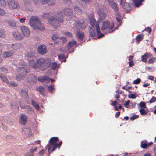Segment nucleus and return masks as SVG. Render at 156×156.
Returning a JSON list of instances; mask_svg holds the SVG:
<instances>
[{"instance_id":"nucleus-39","label":"nucleus","mask_w":156,"mask_h":156,"mask_svg":"<svg viewBox=\"0 0 156 156\" xmlns=\"http://www.w3.org/2000/svg\"><path fill=\"white\" fill-rule=\"evenodd\" d=\"M6 5V2L5 0H0V7H4Z\"/></svg>"},{"instance_id":"nucleus-54","label":"nucleus","mask_w":156,"mask_h":156,"mask_svg":"<svg viewBox=\"0 0 156 156\" xmlns=\"http://www.w3.org/2000/svg\"><path fill=\"white\" fill-rule=\"evenodd\" d=\"M26 156H34V154H33L32 153H31V152L30 151L29 152H27L25 154Z\"/></svg>"},{"instance_id":"nucleus-12","label":"nucleus","mask_w":156,"mask_h":156,"mask_svg":"<svg viewBox=\"0 0 156 156\" xmlns=\"http://www.w3.org/2000/svg\"><path fill=\"white\" fill-rule=\"evenodd\" d=\"M120 5L122 6L126 10H128L130 8V5L125 0H118Z\"/></svg>"},{"instance_id":"nucleus-10","label":"nucleus","mask_w":156,"mask_h":156,"mask_svg":"<svg viewBox=\"0 0 156 156\" xmlns=\"http://www.w3.org/2000/svg\"><path fill=\"white\" fill-rule=\"evenodd\" d=\"M105 8L104 6H103L100 8L97 11L102 20H104L106 16V14L105 12Z\"/></svg>"},{"instance_id":"nucleus-48","label":"nucleus","mask_w":156,"mask_h":156,"mask_svg":"<svg viewBox=\"0 0 156 156\" xmlns=\"http://www.w3.org/2000/svg\"><path fill=\"white\" fill-rule=\"evenodd\" d=\"M5 14V11L2 9L0 8V17L4 15Z\"/></svg>"},{"instance_id":"nucleus-64","label":"nucleus","mask_w":156,"mask_h":156,"mask_svg":"<svg viewBox=\"0 0 156 156\" xmlns=\"http://www.w3.org/2000/svg\"><path fill=\"white\" fill-rule=\"evenodd\" d=\"M145 30L148 32L149 33H150L151 32V29L149 27H147V28H146L145 29Z\"/></svg>"},{"instance_id":"nucleus-58","label":"nucleus","mask_w":156,"mask_h":156,"mask_svg":"<svg viewBox=\"0 0 156 156\" xmlns=\"http://www.w3.org/2000/svg\"><path fill=\"white\" fill-rule=\"evenodd\" d=\"M58 38V37L57 35H53L52 38V40H55Z\"/></svg>"},{"instance_id":"nucleus-50","label":"nucleus","mask_w":156,"mask_h":156,"mask_svg":"<svg viewBox=\"0 0 156 156\" xmlns=\"http://www.w3.org/2000/svg\"><path fill=\"white\" fill-rule=\"evenodd\" d=\"M156 101V97H153L149 101V102L150 103H151L152 102H154Z\"/></svg>"},{"instance_id":"nucleus-8","label":"nucleus","mask_w":156,"mask_h":156,"mask_svg":"<svg viewBox=\"0 0 156 156\" xmlns=\"http://www.w3.org/2000/svg\"><path fill=\"white\" fill-rule=\"evenodd\" d=\"M114 25L113 22L110 23L108 21L103 22V25L101 28L102 30L112 29L114 27Z\"/></svg>"},{"instance_id":"nucleus-44","label":"nucleus","mask_w":156,"mask_h":156,"mask_svg":"<svg viewBox=\"0 0 156 156\" xmlns=\"http://www.w3.org/2000/svg\"><path fill=\"white\" fill-rule=\"evenodd\" d=\"M140 81V78H137L136 80H135L133 81V83L135 84H139Z\"/></svg>"},{"instance_id":"nucleus-47","label":"nucleus","mask_w":156,"mask_h":156,"mask_svg":"<svg viewBox=\"0 0 156 156\" xmlns=\"http://www.w3.org/2000/svg\"><path fill=\"white\" fill-rule=\"evenodd\" d=\"M64 34L65 35L69 37H72V34L70 32H65L64 33Z\"/></svg>"},{"instance_id":"nucleus-36","label":"nucleus","mask_w":156,"mask_h":156,"mask_svg":"<svg viewBox=\"0 0 156 156\" xmlns=\"http://www.w3.org/2000/svg\"><path fill=\"white\" fill-rule=\"evenodd\" d=\"M35 54L34 51H32L29 52L27 54V56L28 57H32L35 56Z\"/></svg>"},{"instance_id":"nucleus-15","label":"nucleus","mask_w":156,"mask_h":156,"mask_svg":"<svg viewBox=\"0 0 156 156\" xmlns=\"http://www.w3.org/2000/svg\"><path fill=\"white\" fill-rule=\"evenodd\" d=\"M21 29L24 36L28 37L30 34V31L28 28L25 26L21 27Z\"/></svg>"},{"instance_id":"nucleus-17","label":"nucleus","mask_w":156,"mask_h":156,"mask_svg":"<svg viewBox=\"0 0 156 156\" xmlns=\"http://www.w3.org/2000/svg\"><path fill=\"white\" fill-rule=\"evenodd\" d=\"M38 51L41 54H44L47 52L46 47L44 45H41L38 48Z\"/></svg>"},{"instance_id":"nucleus-3","label":"nucleus","mask_w":156,"mask_h":156,"mask_svg":"<svg viewBox=\"0 0 156 156\" xmlns=\"http://www.w3.org/2000/svg\"><path fill=\"white\" fill-rule=\"evenodd\" d=\"M59 140L58 137H52L50 139L49 143V144H48L46 147V148H48V152L49 154L52 152L57 148L59 149L62 143L61 141L58 143L57 141Z\"/></svg>"},{"instance_id":"nucleus-52","label":"nucleus","mask_w":156,"mask_h":156,"mask_svg":"<svg viewBox=\"0 0 156 156\" xmlns=\"http://www.w3.org/2000/svg\"><path fill=\"white\" fill-rule=\"evenodd\" d=\"M51 0H40V2L43 4H45L48 3Z\"/></svg>"},{"instance_id":"nucleus-30","label":"nucleus","mask_w":156,"mask_h":156,"mask_svg":"<svg viewBox=\"0 0 156 156\" xmlns=\"http://www.w3.org/2000/svg\"><path fill=\"white\" fill-rule=\"evenodd\" d=\"M12 55V53L9 51H6L3 53V56L4 58H6L11 56Z\"/></svg>"},{"instance_id":"nucleus-14","label":"nucleus","mask_w":156,"mask_h":156,"mask_svg":"<svg viewBox=\"0 0 156 156\" xmlns=\"http://www.w3.org/2000/svg\"><path fill=\"white\" fill-rule=\"evenodd\" d=\"M27 117L26 115L24 114H21L19 119L20 123L22 125H25L27 122Z\"/></svg>"},{"instance_id":"nucleus-19","label":"nucleus","mask_w":156,"mask_h":156,"mask_svg":"<svg viewBox=\"0 0 156 156\" xmlns=\"http://www.w3.org/2000/svg\"><path fill=\"white\" fill-rule=\"evenodd\" d=\"M75 34L80 40H82L83 39L84 33L82 31L78 30L76 33H75Z\"/></svg>"},{"instance_id":"nucleus-51","label":"nucleus","mask_w":156,"mask_h":156,"mask_svg":"<svg viewBox=\"0 0 156 156\" xmlns=\"http://www.w3.org/2000/svg\"><path fill=\"white\" fill-rule=\"evenodd\" d=\"M148 147L147 143H144L141 144V147L144 149L147 148Z\"/></svg>"},{"instance_id":"nucleus-61","label":"nucleus","mask_w":156,"mask_h":156,"mask_svg":"<svg viewBox=\"0 0 156 156\" xmlns=\"http://www.w3.org/2000/svg\"><path fill=\"white\" fill-rule=\"evenodd\" d=\"M64 2L66 3H67L68 4H70L71 3L70 0H64Z\"/></svg>"},{"instance_id":"nucleus-37","label":"nucleus","mask_w":156,"mask_h":156,"mask_svg":"<svg viewBox=\"0 0 156 156\" xmlns=\"http://www.w3.org/2000/svg\"><path fill=\"white\" fill-rule=\"evenodd\" d=\"M5 36V33L2 29H0V37L4 38Z\"/></svg>"},{"instance_id":"nucleus-25","label":"nucleus","mask_w":156,"mask_h":156,"mask_svg":"<svg viewBox=\"0 0 156 156\" xmlns=\"http://www.w3.org/2000/svg\"><path fill=\"white\" fill-rule=\"evenodd\" d=\"M21 95L22 97H25L26 98H28V97L27 91L23 89L21 90Z\"/></svg>"},{"instance_id":"nucleus-18","label":"nucleus","mask_w":156,"mask_h":156,"mask_svg":"<svg viewBox=\"0 0 156 156\" xmlns=\"http://www.w3.org/2000/svg\"><path fill=\"white\" fill-rule=\"evenodd\" d=\"M152 55L150 53L146 52L144 53L141 57V60L144 62H146L147 61V58L151 57Z\"/></svg>"},{"instance_id":"nucleus-20","label":"nucleus","mask_w":156,"mask_h":156,"mask_svg":"<svg viewBox=\"0 0 156 156\" xmlns=\"http://www.w3.org/2000/svg\"><path fill=\"white\" fill-rule=\"evenodd\" d=\"M49 77L47 76H44L38 77V81L41 82L48 83Z\"/></svg>"},{"instance_id":"nucleus-49","label":"nucleus","mask_w":156,"mask_h":156,"mask_svg":"<svg viewBox=\"0 0 156 156\" xmlns=\"http://www.w3.org/2000/svg\"><path fill=\"white\" fill-rule=\"evenodd\" d=\"M139 117V116L138 115H134L132 116L130 118V119L131 120H134L136 119L137 118H138Z\"/></svg>"},{"instance_id":"nucleus-46","label":"nucleus","mask_w":156,"mask_h":156,"mask_svg":"<svg viewBox=\"0 0 156 156\" xmlns=\"http://www.w3.org/2000/svg\"><path fill=\"white\" fill-rule=\"evenodd\" d=\"M48 89L49 91L53 92V90L54 89L53 86L52 85H50L48 87Z\"/></svg>"},{"instance_id":"nucleus-26","label":"nucleus","mask_w":156,"mask_h":156,"mask_svg":"<svg viewBox=\"0 0 156 156\" xmlns=\"http://www.w3.org/2000/svg\"><path fill=\"white\" fill-rule=\"evenodd\" d=\"M22 133H24L28 136H29V133L30 132V129L29 128H24L23 129Z\"/></svg>"},{"instance_id":"nucleus-42","label":"nucleus","mask_w":156,"mask_h":156,"mask_svg":"<svg viewBox=\"0 0 156 156\" xmlns=\"http://www.w3.org/2000/svg\"><path fill=\"white\" fill-rule=\"evenodd\" d=\"M143 38V35L140 34H138L136 37V39L139 41H141Z\"/></svg>"},{"instance_id":"nucleus-27","label":"nucleus","mask_w":156,"mask_h":156,"mask_svg":"<svg viewBox=\"0 0 156 156\" xmlns=\"http://www.w3.org/2000/svg\"><path fill=\"white\" fill-rule=\"evenodd\" d=\"M89 34L90 36L92 37H94L96 36V33L95 31L92 29L91 27H89Z\"/></svg>"},{"instance_id":"nucleus-9","label":"nucleus","mask_w":156,"mask_h":156,"mask_svg":"<svg viewBox=\"0 0 156 156\" xmlns=\"http://www.w3.org/2000/svg\"><path fill=\"white\" fill-rule=\"evenodd\" d=\"M8 5L9 7L12 9H18L20 7L18 3L14 0H9L8 2Z\"/></svg>"},{"instance_id":"nucleus-2","label":"nucleus","mask_w":156,"mask_h":156,"mask_svg":"<svg viewBox=\"0 0 156 156\" xmlns=\"http://www.w3.org/2000/svg\"><path fill=\"white\" fill-rule=\"evenodd\" d=\"M51 63V61L50 59L41 58L37 60L36 63L33 65V68H39L41 70H45L48 68Z\"/></svg>"},{"instance_id":"nucleus-56","label":"nucleus","mask_w":156,"mask_h":156,"mask_svg":"<svg viewBox=\"0 0 156 156\" xmlns=\"http://www.w3.org/2000/svg\"><path fill=\"white\" fill-rule=\"evenodd\" d=\"M129 67H130L133 66L134 65L133 60H131L129 62Z\"/></svg>"},{"instance_id":"nucleus-35","label":"nucleus","mask_w":156,"mask_h":156,"mask_svg":"<svg viewBox=\"0 0 156 156\" xmlns=\"http://www.w3.org/2000/svg\"><path fill=\"white\" fill-rule=\"evenodd\" d=\"M31 103L37 110H38L39 109V105L35 102L34 101L32 100V101Z\"/></svg>"},{"instance_id":"nucleus-32","label":"nucleus","mask_w":156,"mask_h":156,"mask_svg":"<svg viewBox=\"0 0 156 156\" xmlns=\"http://www.w3.org/2000/svg\"><path fill=\"white\" fill-rule=\"evenodd\" d=\"M5 75H0V78L2 80V81L5 82L7 84H9V82L8 81L7 78L5 76Z\"/></svg>"},{"instance_id":"nucleus-22","label":"nucleus","mask_w":156,"mask_h":156,"mask_svg":"<svg viewBox=\"0 0 156 156\" xmlns=\"http://www.w3.org/2000/svg\"><path fill=\"white\" fill-rule=\"evenodd\" d=\"M76 44V41L72 40L70 41L68 44L67 45V47L68 49H70L71 47L74 46Z\"/></svg>"},{"instance_id":"nucleus-53","label":"nucleus","mask_w":156,"mask_h":156,"mask_svg":"<svg viewBox=\"0 0 156 156\" xmlns=\"http://www.w3.org/2000/svg\"><path fill=\"white\" fill-rule=\"evenodd\" d=\"M45 152V151L44 149H42L40 151L39 153V154L40 156H43Z\"/></svg>"},{"instance_id":"nucleus-34","label":"nucleus","mask_w":156,"mask_h":156,"mask_svg":"<svg viewBox=\"0 0 156 156\" xmlns=\"http://www.w3.org/2000/svg\"><path fill=\"white\" fill-rule=\"evenodd\" d=\"M145 108H141L139 110V112H140L141 115H147L148 113V111H146L144 109Z\"/></svg>"},{"instance_id":"nucleus-24","label":"nucleus","mask_w":156,"mask_h":156,"mask_svg":"<svg viewBox=\"0 0 156 156\" xmlns=\"http://www.w3.org/2000/svg\"><path fill=\"white\" fill-rule=\"evenodd\" d=\"M28 78L29 79L28 81L29 82H34L35 80H36V77L33 75H30L28 76Z\"/></svg>"},{"instance_id":"nucleus-62","label":"nucleus","mask_w":156,"mask_h":156,"mask_svg":"<svg viewBox=\"0 0 156 156\" xmlns=\"http://www.w3.org/2000/svg\"><path fill=\"white\" fill-rule=\"evenodd\" d=\"M58 57L61 59H63L64 58V55L62 54H60L58 55Z\"/></svg>"},{"instance_id":"nucleus-1","label":"nucleus","mask_w":156,"mask_h":156,"mask_svg":"<svg viewBox=\"0 0 156 156\" xmlns=\"http://www.w3.org/2000/svg\"><path fill=\"white\" fill-rule=\"evenodd\" d=\"M50 15L45 13L43 16L48 20V23L54 29L58 28L60 26V23L63 22V16L62 12H57L55 14V16H51L49 18Z\"/></svg>"},{"instance_id":"nucleus-21","label":"nucleus","mask_w":156,"mask_h":156,"mask_svg":"<svg viewBox=\"0 0 156 156\" xmlns=\"http://www.w3.org/2000/svg\"><path fill=\"white\" fill-rule=\"evenodd\" d=\"M8 72V70L5 68L4 67L0 68V76L5 75Z\"/></svg>"},{"instance_id":"nucleus-31","label":"nucleus","mask_w":156,"mask_h":156,"mask_svg":"<svg viewBox=\"0 0 156 156\" xmlns=\"http://www.w3.org/2000/svg\"><path fill=\"white\" fill-rule=\"evenodd\" d=\"M58 67V66L56 62H54L52 63L51 68L52 70H55Z\"/></svg>"},{"instance_id":"nucleus-57","label":"nucleus","mask_w":156,"mask_h":156,"mask_svg":"<svg viewBox=\"0 0 156 156\" xmlns=\"http://www.w3.org/2000/svg\"><path fill=\"white\" fill-rule=\"evenodd\" d=\"M129 98L132 99H135L136 98V96L134 94H131L130 95Z\"/></svg>"},{"instance_id":"nucleus-29","label":"nucleus","mask_w":156,"mask_h":156,"mask_svg":"<svg viewBox=\"0 0 156 156\" xmlns=\"http://www.w3.org/2000/svg\"><path fill=\"white\" fill-rule=\"evenodd\" d=\"M8 24L11 27H15L16 25V22L12 20H10L8 21Z\"/></svg>"},{"instance_id":"nucleus-6","label":"nucleus","mask_w":156,"mask_h":156,"mask_svg":"<svg viewBox=\"0 0 156 156\" xmlns=\"http://www.w3.org/2000/svg\"><path fill=\"white\" fill-rule=\"evenodd\" d=\"M19 74L16 76V79L18 81H20L24 79L28 72L24 67H20L17 69Z\"/></svg>"},{"instance_id":"nucleus-4","label":"nucleus","mask_w":156,"mask_h":156,"mask_svg":"<svg viewBox=\"0 0 156 156\" xmlns=\"http://www.w3.org/2000/svg\"><path fill=\"white\" fill-rule=\"evenodd\" d=\"M30 24L35 29L37 28L41 31L44 30L45 29V27L41 24L39 18L37 16H32L30 18Z\"/></svg>"},{"instance_id":"nucleus-60","label":"nucleus","mask_w":156,"mask_h":156,"mask_svg":"<svg viewBox=\"0 0 156 156\" xmlns=\"http://www.w3.org/2000/svg\"><path fill=\"white\" fill-rule=\"evenodd\" d=\"M131 108H134L135 107V106L136 104V103L135 102H133L131 103Z\"/></svg>"},{"instance_id":"nucleus-11","label":"nucleus","mask_w":156,"mask_h":156,"mask_svg":"<svg viewBox=\"0 0 156 156\" xmlns=\"http://www.w3.org/2000/svg\"><path fill=\"white\" fill-rule=\"evenodd\" d=\"M63 12L66 16H69L71 18L75 16L72 9L69 8H66L62 10Z\"/></svg>"},{"instance_id":"nucleus-5","label":"nucleus","mask_w":156,"mask_h":156,"mask_svg":"<svg viewBox=\"0 0 156 156\" xmlns=\"http://www.w3.org/2000/svg\"><path fill=\"white\" fill-rule=\"evenodd\" d=\"M89 19L90 24L93 28H96L98 38L103 37L104 35L101 32L98 23L95 20L94 14H91L89 16Z\"/></svg>"},{"instance_id":"nucleus-23","label":"nucleus","mask_w":156,"mask_h":156,"mask_svg":"<svg viewBox=\"0 0 156 156\" xmlns=\"http://www.w3.org/2000/svg\"><path fill=\"white\" fill-rule=\"evenodd\" d=\"M74 10L75 12L78 14H80L82 13V11L78 6H75L74 7Z\"/></svg>"},{"instance_id":"nucleus-45","label":"nucleus","mask_w":156,"mask_h":156,"mask_svg":"<svg viewBox=\"0 0 156 156\" xmlns=\"http://www.w3.org/2000/svg\"><path fill=\"white\" fill-rule=\"evenodd\" d=\"M9 86H12L14 87H16L18 85V84L13 81H12L11 83H9V84H7Z\"/></svg>"},{"instance_id":"nucleus-43","label":"nucleus","mask_w":156,"mask_h":156,"mask_svg":"<svg viewBox=\"0 0 156 156\" xmlns=\"http://www.w3.org/2000/svg\"><path fill=\"white\" fill-rule=\"evenodd\" d=\"M36 63L34 62V61L33 60H30L29 61L28 64L30 66L32 67L33 68V66Z\"/></svg>"},{"instance_id":"nucleus-55","label":"nucleus","mask_w":156,"mask_h":156,"mask_svg":"<svg viewBox=\"0 0 156 156\" xmlns=\"http://www.w3.org/2000/svg\"><path fill=\"white\" fill-rule=\"evenodd\" d=\"M130 102V101L129 100H128L126 101L124 104L125 107L126 108H128V105L129 104Z\"/></svg>"},{"instance_id":"nucleus-7","label":"nucleus","mask_w":156,"mask_h":156,"mask_svg":"<svg viewBox=\"0 0 156 156\" xmlns=\"http://www.w3.org/2000/svg\"><path fill=\"white\" fill-rule=\"evenodd\" d=\"M73 26L76 29L80 30L86 28L87 26V24L84 20H81L78 21H75Z\"/></svg>"},{"instance_id":"nucleus-33","label":"nucleus","mask_w":156,"mask_h":156,"mask_svg":"<svg viewBox=\"0 0 156 156\" xmlns=\"http://www.w3.org/2000/svg\"><path fill=\"white\" fill-rule=\"evenodd\" d=\"M37 146H33L30 149V151L34 154V153L37 151Z\"/></svg>"},{"instance_id":"nucleus-16","label":"nucleus","mask_w":156,"mask_h":156,"mask_svg":"<svg viewBox=\"0 0 156 156\" xmlns=\"http://www.w3.org/2000/svg\"><path fill=\"white\" fill-rule=\"evenodd\" d=\"M12 34L14 38L16 40H20L23 38V35L18 31L13 32Z\"/></svg>"},{"instance_id":"nucleus-13","label":"nucleus","mask_w":156,"mask_h":156,"mask_svg":"<svg viewBox=\"0 0 156 156\" xmlns=\"http://www.w3.org/2000/svg\"><path fill=\"white\" fill-rule=\"evenodd\" d=\"M109 5L112 9L115 12L118 11L119 9L116 3L113 2V0H107Z\"/></svg>"},{"instance_id":"nucleus-28","label":"nucleus","mask_w":156,"mask_h":156,"mask_svg":"<svg viewBox=\"0 0 156 156\" xmlns=\"http://www.w3.org/2000/svg\"><path fill=\"white\" fill-rule=\"evenodd\" d=\"M144 0H134L135 6L136 7H138L141 5L142 2Z\"/></svg>"},{"instance_id":"nucleus-41","label":"nucleus","mask_w":156,"mask_h":156,"mask_svg":"<svg viewBox=\"0 0 156 156\" xmlns=\"http://www.w3.org/2000/svg\"><path fill=\"white\" fill-rule=\"evenodd\" d=\"M139 105L141 108H146L147 107L145 103L143 101L140 102L139 104Z\"/></svg>"},{"instance_id":"nucleus-59","label":"nucleus","mask_w":156,"mask_h":156,"mask_svg":"<svg viewBox=\"0 0 156 156\" xmlns=\"http://www.w3.org/2000/svg\"><path fill=\"white\" fill-rule=\"evenodd\" d=\"M112 103L111 105L112 106H115L117 104V101H112Z\"/></svg>"},{"instance_id":"nucleus-40","label":"nucleus","mask_w":156,"mask_h":156,"mask_svg":"<svg viewBox=\"0 0 156 156\" xmlns=\"http://www.w3.org/2000/svg\"><path fill=\"white\" fill-rule=\"evenodd\" d=\"M156 59V58L154 57H152L150 58L148 61V63L149 64H153L154 61Z\"/></svg>"},{"instance_id":"nucleus-38","label":"nucleus","mask_w":156,"mask_h":156,"mask_svg":"<svg viewBox=\"0 0 156 156\" xmlns=\"http://www.w3.org/2000/svg\"><path fill=\"white\" fill-rule=\"evenodd\" d=\"M38 90L39 91L40 94H42L45 91V90L44 87L40 86L38 87Z\"/></svg>"},{"instance_id":"nucleus-63","label":"nucleus","mask_w":156,"mask_h":156,"mask_svg":"<svg viewBox=\"0 0 156 156\" xmlns=\"http://www.w3.org/2000/svg\"><path fill=\"white\" fill-rule=\"evenodd\" d=\"M61 41L62 43H63L66 41V38H61Z\"/></svg>"}]
</instances>
